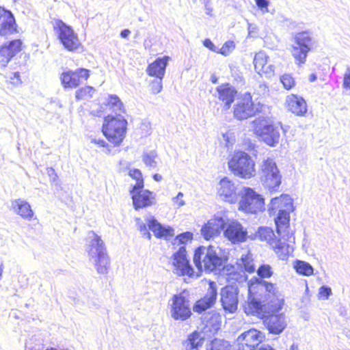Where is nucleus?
Instances as JSON below:
<instances>
[{
    "mask_svg": "<svg viewBox=\"0 0 350 350\" xmlns=\"http://www.w3.org/2000/svg\"><path fill=\"white\" fill-rule=\"evenodd\" d=\"M286 103L288 109L297 116H302L307 112L306 103L301 97L292 94L287 97Z\"/></svg>",
    "mask_w": 350,
    "mask_h": 350,
    "instance_id": "nucleus-29",
    "label": "nucleus"
},
{
    "mask_svg": "<svg viewBox=\"0 0 350 350\" xmlns=\"http://www.w3.org/2000/svg\"><path fill=\"white\" fill-rule=\"evenodd\" d=\"M226 226L221 217H215L208 221L201 228V234L206 240H210L220 234Z\"/></svg>",
    "mask_w": 350,
    "mask_h": 350,
    "instance_id": "nucleus-24",
    "label": "nucleus"
},
{
    "mask_svg": "<svg viewBox=\"0 0 350 350\" xmlns=\"http://www.w3.org/2000/svg\"><path fill=\"white\" fill-rule=\"evenodd\" d=\"M240 265L248 273H253L255 271V267L253 262L252 255L247 251L246 254H242L240 258Z\"/></svg>",
    "mask_w": 350,
    "mask_h": 350,
    "instance_id": "nucleus-41",
    "label": "nucleus"
},
{
    "mask_svg": "<svg viewBox=\"0 0 350 350\" xmlns=\"http://www.w3.org/2000/svg\"><path fill=\"white\" fill-rule=\"evenodd\" d=\"M107 105L116 112V116H107L103 124V133L107 140L114 146H119L123 141L127 126V121L120 115L123 111V104L116 95H109Z\"/></svg>",
    "mask_w": 350,
    "mask_h": 350,
    "instance_id": "nucleus-2",
    "label": "nucleus"
},
{
    "mask_svg": "<svg viewBox=\"0 0 350 350\" xmlns=\"http://www.w3.org/2000/svg\"><path fill=\"white\" fill-rule=\"evenodd\" d=\"M282 239H278L273 244L271 245L272 248L278 255L280 260H286L289 254L293 252V247L285 241H282Z\"/></svg>",
    "mask_w": 350,
    "mask_h": 350,
    "instance_id": "nucleus-32",
    "label": "nucleus"
},
{
    "mask_svg": "<svg viewBox=\"0 0 350 350\" xmlns=\"http://www.w3.org/2000/svg\"><path fill=\"white\" fill-rule=\"evenodd\" d=\"M153 179L155 181L159 182V181H161L162 180V176L159 174H154L153 175Z\"/></svg>",
    "mask_w": 350,
    "mask_h": 350,
    "instance_id": "nucleus-57",
    "label": "nucleus"
},
{
    "mask_svg": "<svg viewBox=\"0 0 350 350\" xmlns=\"http://www.w3.org/2000/svg\"><path fill=\"white\" fill-rule=\"evenodd\" d=\"M256 5L262 14L269 12V1L268 0H254Z\"/></svg>",
    "mask_w": 350,
    "mask_h": 350,
    "instance_id": "nucleus-48",
    "label": "nucleus"
},
{
    "mask_svg": "<svg viewBox=\"0 0 350 350\" xmlns=\"http://www.w3.org/2000/svg\"><path fill=\"white\" fill-rule=\"evenodd\" d=\"M168 60V56L158 57L154 62L148 66L146 72L152 77L163 78Z\"/></svg>",
    "mask_w": 350,
    "mask_h": 350,
    "instance_id": "nucleus-28",
    "label": "nucleus"
},
{
    "mask_svg": "<svg viewBox=\"0 0 350 350\" xmlns=\"http://www.w3.org/2000/svg\"><path fill=\"white\" fill-rule=\"evenodd\" d=\"M203 2H205V1H210L211 0H202Z\"/></svg>",
    "mask_w": 350,
    "mask_h": 350,
    "instance_id": "nucleus-64",
    "label": "nucleus"
},
{
    "mask_svg": "<svg viewBox=\"0 0 350 350\" xmlns=\"http://www.w3.org/2000/svg\"><path fill=\"white\" fill-rule=\"evenodd\" d=\"M295 44L293 46L292 55L299 66L305 64L308 52L312 46V40L308 31L298 33L295 38Z\"/></svg>",
    "mask_w": 350,
    "mask_h": 350,
    "instance_id": "nucleus-11",
    "label": "nucleus"
},
{
    "mask_svg": "<svg viewBox=\"0 0 350 350\" xmlns=\"http://www.w3.org/2000/svg\"><path fill=\"white\" fill-rule=\"evenodd\" d=\"M95 89L92 86H85L79 89L75 93L76 99L78 100L90 99L92 98Z\"/></svg>",
    "mask_w": 350,
    "mask_h": 350,
    "instance_id": "nucleus-43",
    "label": "nucleus"
},
{
    "mask_svg": "<svg viewBox=\"0 0 350 350\" xmlns=\"http://www.w3.org/2000/svg\"><path fill=\"white\" fill-rule=\"evenodd\" d=\"M256 237L262 241H266L271 246L278 239L273 230L269 227H260L258 232L254 234V237L251 236V239Z\"/></svg>",
    "mask_w": 350,
    "mask_h": 350,
    "instance_id": "nucleus-35",
    "label": "nucleus"
},
{
    "mask_svg": "<svg viewBox=\"0 0 350 350\" xmlns=\"http://www.w3.org/2000/svg\"><path fill=\"white\" fill-rule=\"evenodd\" d=\"M280 81L284 88L286 90H291L294 87L295 82L293 77L288 74H284L280 77Z\"/></svg>",
    "mask_w": 350,
    "mask_h": 350,
    "instance_id": "nucleus-45",
    "label": "nucleus"
},
{
    "mask_svg": "<svg viewBox=\"0 0 350 350\" xmlns=\"http://www.w3.org/2000/svg\"><path fill=\"white\" fill-rule=\"evenodd\" d=\"M14 212L24 219L30 221L33 216V211L30 204L25 200L18 198L11 202Z\"/></svg>",
    "mask_w": 350,
    "mask_h": 350,
    "instance_id": "nucleus-27",
    "label": "nucleus"
},
{
    "mask_svg": "<svg viewBox=\"0 0 350 350\" xmlns=\"http://www.w3.org/2000/svg\"><path fill=\"white\" fill-rule=\"evenodd\" d=\"M3 268H4L3 263L1 262V264L0 265V275H2L3 271Z\"/></svg>",
    "mask_w": 350,
    "mask_h": 350,
    "instance_id": "nucleus-61",
    "label": "nucleus"
},
{
    "mask_svg": "<svg viewBox=\"0 0 350 350\" xmlns=\"http://www.w3.org/2000/svg\"><path fill=\"white\" fill-rule=\"evenodd\" d=\"M201 319L202 323L204 324L205 327L210 332H216L220 328L221 317L215 311H211L203 314Z\"/></svg>",
    "mask_w": 350,
    "mask_h": 350,
    "instance_id": "nucleus-30",
    "label": "nucleus"
},
{
    "mask_svg": "<svg viewBox=\"0 0 350 350\" xmlns=\"http://www.w3.org/2000/svg\"><path fill=\"white\" fill-rule=\"evenodd\" d=\"M234 47V46L233 42H226L220 49V53L226 55L228 54V53H229L230 49H233Z\"/></svg>",
    "mask_w": 350,
    "mask_h": 350,
    "instance_id": "nucleus-50",
    "label": "nucleus"
},
{
    "mask_svg": "<svg viewBox=\"0 0 350 350\" xmlns=\"http://www.w3.org/2000/svg\"><path fill=\"white\" fill-rule=\"evenodd\" d=\"M211 81H212L213 83H217V81H218L217 78L215 76H214V75L211 76Z\"/></svg>",
    "mask_w": 350,
    "mask_h": 350,
    "instance_id": "nucleus-59",
    "label": "nucleus"
},
{
    "mask_svg": "<svg viewBox=\"0 0 350 350\" xmlns=\"http://www.w3.org/2000/svg\"><path fill=\"white\" fill-rule=\"evenodd\" d=\"M237 94V90L230 83H223L215 88V96L221 103L223 111L230 109Z\"/></svg>",
    "mask_w": 350,
    "mask_h": 350,
    "instance_id": "nucleus-19",
    "label": "nucleus"
},
{
    "mask_svg": "<svg viewBox=\"0 0 350 350\" xmlns=\"http://www.w3.org/2000/svg\"><path fill=\"white\" fill-rule=\"evenodd\" d=\"M206 350H231V346L225 340L215 338L211 341Z\"/></svg>",
    "mask_w": 350,
    "mask_h": 350,
    "instance_id": "nucleus-42",
    "label": "nucleus"
},
{
    "mask_svg": "<svg viewBox=\"0 0 350 350\" xmlns=\"http://www.w3.org/2000/svg\"><path fill=\"white\" fill-rule=\"evenodd\" d=\"M343 87L350 89V66H348L343 78Z\"/></svg>",
    "mask_w": 350,
    "mask_h": 350,
    "instance_id": "nucleus-49",
    "label": "nucleus"
},
{
    "mask_svg": "<svg viewBox=\"0 0 350 350\" xmlns=\"http://www.w3.org/2000/svg\"><path fill=\"white\" fill-rule=\"evenodd\" d=\"M278 168L275 162L272 159L267 158L262 161L260 165V169L259 172L260 178L267 179L268 182L269 179L267 177L269 174H272L273 172H278Z\"/></svg>",
    "mask_w": 350,
    "mask_h": 350,
    "instance_id": "nucleus-34",
    "label": "nucleus"
},
{
    "mask_svg": "<svg viewBox=\"0 0 350 350\" xmlns=\"http://www.w3.org/2000/svg\"><path fill=\"white\" fill-rule=\"evenodd\" d=\"M203 343V338L201 334L195 331L190 334L187 340L183 342V346L185 350H199V347H202Z\"/></svg>",
    "mask_w": 350,
    "mask_h": 350,
    "instance_id": "nucleus-33",
    "label": "nucleus"
},
{
    "mask_svg": "<svg viewBox=\"0 0 350 350\" xmlns=\"http://www.w3.org/2000/svg\"><path fill=\"white\" fill-rule=\"evenodd\" d=\"M47 174L50 177L51 181L55 182L58 178L55 170L53 167H47Z\"/></svg>",
    "mask_w": 350,
    "mask_h": 350,
    "instance_id": "nucleus-52",
    "label": "nucleus"
},
{
    "mask_svg": "<svg viewBox=\"0 0 350 350\" xmlns=\"http://www.w3.org/2000/svg\"><path fill=\"white\" fill-rule=\"evenodd\" d=\"M257 274L259 278H254L252 279V283L254 284V286L257 288V284L259 282V280L257 279H260V280H264L263 278H269L272 276L273 272L271 267L269 265L263 264L261 265L256 271Z\"/></svg>",
    "mask_w": 350,
    "mask_h": 350,
    "instance_id": "nucleus-38",
    "label": "nucleus"
},
{
    "mask_svg": "<svg viewBox=\"0 0 350 350\" xmlns=\"http://www.w3.org/2000/svg\"><path fill=\"white\" fill-rule=\"evenodd\" d=\"M242 188V187L237 185L235 183L230 180L228 178L224 177L219 183L217 193L226 202L235 203L239 200Z\"/></svg>",
    "mask_w": 350,
    "mask_h": 350,
    "instance_id": "nucleus-15",
    "label": "nucleus"
},
{
    "mask_svg": "<svg viewBox=\"0 0 350 350\" xmlns=\"http://www.w3.org/2000/svg\"><path fill=\"white\" fill-rule=\"evenodd\" d=\"M291 348H292V350H295V349H297V347H295V348L294 345H292Z\"/></svg>",
    "mask_w": 350,
    "mask_h": 350,
    "instance_id": "nucleus-62",
    "label": "nucleus"
},
{
    "mask_svg": "<svg viewBox=\"0 0 350 350\" xmlns=\"http://www.w3.org/2000/svg\"><path fill=\"white\" fill-rule=\"evenodd\" d=\"M289 212L280 208L277 217L275 218L276 232L281 239L286 241L289 234Z\"/></svg>",
    "mask_w": 350,
    "mask_h": 350,
    "instance_id": "nucleus-26",
    "label": "nucleus"
},
{
    "mask_svg": "<svg viewBox=\"0 0 350 350\" xmlns=\"http://www.w3.org/2000/svg\"><path fill=\"white\" fill-rule=\"evenodd\" d=\"M239 292L238 287L233 285H227L221 289L220 301L225 312L234 313L237 310Z\"/></svg>",
    "mask_w": 350,
    "mask_h": 350,
    "instance_id": "nucleus-14",
    "label": "nucleus"
},
{
    "mask_svg": "<svg viewBox=\"0 0 350 350\" xmlns=\"http://www.w3.org/2000/svg\"><path fill=\"white\" fill-rule=\"evenodd\" d=\"M88 239L90 241L87 251L90 261L94 265L99 274H107L110 266V260L103 241L94 231L88 233Z\"/></svg>",
    "mask_w": 350,
    "mask_h": 350,
    "instance_id": "nucleus-3",
    "label": "nucleus"
},
{
    "mask_svg": "<svg viewBox=\"0 0 350 350\" xmlns=\"http://www.w3.org/2000/svg\"><path fill=\"white\" fill-rule=\"evenodd\" d=\"M131 33V31L129 29H125L121 31L120 36L123 38H127Z\"/></svg>",
    "mask_w": 350,
    "mask_h": 350,
    "instance_id": "nucleus-56",
    "label": "nucleus"
},
{
    "mask_svg": "<svg viewBox=\"0 0 350 350\" xmlns=\"http://www.w3.org/2000/svg\"><path fill=\"white\" fill-rule=\"evenodd\" d=\"M291 348H292V350H295V349H297V347H295V348L294 345H292Z\"/></svg>",
    "mask_w": 350,
    "mask_h": 350,
    "instance_id": "nucleus-63",
    "label": "nucleus"
},
{
    "mask_svg": "<svg viewBox=\"0 0 350 350\" xmlns=\"http://www.w3.org/2000/svg\"><path fill=\"white\" fill-rule=\"evenodd\" d=\"M14 79H16L17 80H19L20 74L18 72H14Z\"/></svg>",
    "mask_w": 350,
    "mask_h": 350,
    "instance_id": "nucleus-60",
    "label": "nucleus"
},
{
    "mask_svg": "<svg viewBox=\"0 0 350 350\" xmlns=\"http://www.w3.org/2000/svg\"><path fill=\"white\" fill-rule=\"evenodd\" d=\"M204 46L208 49H210L212 51L217 52V47L215 46V45L213 43V42L208 39L206 38L203 42Z\"/></svg>",
    "mask_w": 350,
    "mask_h": 350,
    "instance_id": "nucleus-51",
    "label": "nucleus"
},
{
    "mask_svg": "<svg viewBox=\"0 0 350 350\" xmlns=\"http://www.w3.org/2000/svg\"><path fill=\"white\" fill-rule=\"evenodd\" d=\"M163 78H157L153 79L150 83V90L154 94L159 93L163 88L162 85Z\"/></svg>",
    "mask_w": 350,
    "mask_h": 350,
    "instance_id": "nucleus-46",
    "label": "nucleus"
},
{
    "mask_svg": "<svg viewBox=\"0 0 350 350\" xmlns=\"http://www.w3.org/2000/svg\"><path fill=\"white\" fill-rule=\"evenodd\" d=\"M16 25L13 14L0 7V36L13 33L16 31Z\"/></svg>",
    "mask_w": 350,
    "mask_h": 350,
    "instance_id": "nucleus-25",
    "label": "nucleus"
},
{
    "mask_svg": "<svg viewBox=\"0 0 350 350\" xmlns=\"http://www.w3.org/2000/svg\"><path fill=\"white\" fill-rule=\"evenodd\" d=\"M279 312L263 314L264 324L271 334H280L287 325L285 314Z\"/></svg>",
    "mask_w": 350,
    "mask_h": 350,
    "instance_id": "nucleus-17",
    "label": "nucleus"
},
{
    "mask_svg": "<svg viewBox=\"0 0 350 350\" xmlns=\"http://www.w3.org/2000/svg\"><path fill=\"white\" fill-rule=\"evenodd\" d=\"M129 175L135 180V184L132 185L131 186L130 190H138L141 189H144V178L142 176V174L141 171L138 169H132L130 170L129 172Z\"/></svg>",
    "mask_w": 350,
    "mask_h": 350,
    "instance_id": "nucleus-40",
    "label": "nucleus"
},
{
    "mask_svg": "<svg viewBox=\"0 0 350 350\" xmlns=\"http://www.w3.org/2000/svg\"><path fill=\"white\" fill-rule=\"evenodd\" d=\"M293 267L297 273L302 275L310 276L314 273L313 267L310 263L304 260H296Z\"/></svg>",
    "mask_w": 350,
    "mask_h": 350,
    "instance_id": "nucleus-37",
    "label": "nucleus"
},
{
    "mask_svg": "<svg viewBox=\"0 0 350 350\" xmlns=\"http://www.w3.org/2000/svg\"><path fill=\"white\" fill-rule=\"evenodd\" d=\"M193 262L199 270L204 268L206 271L211 272L220 268L222 260L213 246H200L194 252Z\"/></svg>",
    "mask_w": 350,
    "mask_h": 350,
    "instance_id": "nucleus-6",
    "label": "nucleus"
},
{
    "mask_svg": "<svg viewBox=\"0 0 350 350\" xmlns=\"http://www.w3.org/2000/svg\"><path fill=\"white\" fill-rule=\"evenodd\" d=\"M203 3L204 4L206 14L207 15H211L212 8L210 5V1H205L203 2Z\"/></svg>",
    "mask_w": 350,
    "mask_h": 350,
    "instance_id": "nucleus-55",
    "label": "nucleus"
},
{
    "mask_svg": "<svg viewBox=\"0 0 350 350\" xmlns=\"http://www.w3.org/2000/svg\"><path fill=\"white\" fill-rule=\"evenodd\" d=\"M228 165L230 170L241 178L247 179L256 175L255 162L245 152H235Z\"/></svg>",
    "mask_w": 350,
    "mask_h": 350,
    "instance_id": "nucleus-7",
    "label": "nucleus"
},
{
    "mask_svg": "<svg viewBox=\"0 0 350 350\" xmlns=\"http://www.w3.org/2000/svg\"><path fill=\"white\" fill-rule=\"evenodd\" d=\"M332 294V288L329 286L323 285L321 287H320L319 291V297H322L323 298V299H328Z\"/></svg>",
    "mask_w": 350,
    "mask_h": 350,
    "instance_id": "nucleus-47",
    "label": "nucleus"
},
{
    "mask_svg": "<svg viewBox=\"0 0 350 350\" xmlns=\"http://www.w3.org/2000/svg\"><path fill=\"white\" fill-rule=\"evenodd\" d=\"M225 237L232 243H243L248 236L247 230L238 221L229 223L224 231Z\"/></svg>",
    "mask_w": 350,
    "mask_h": 350,
    "instance_id": "nucleus-23",
    "label": "nucleus"
},
{
    "mask_svg": "<svg viewBox=\"0 0 350 350\" xmlns=\"http://www.w3.org/2000/svg\"><path fill=\"white\" fill-rule=\"evenodd\" d=\"M267 56L264 52L256 53L254 58V65L256 72L261 75L262 73L269 74L273 72L272 66H267Z\"/></svg>",
    "mask_w": 350,
    "mask_h": 350,
    "instance_id": "nucleus-31",
    "label": "nucleus"
},
{
    "mask_svg": "<svg viewBox=\"0 0 350 350\" xmlns=\"http://www.w3.org/2000/svg\"><path fill=\"white\" fill-rule=\"evenodd\" d=\"M256 113L252 96L250 93H245L237 100L234 106V116L239 120H245Z\"/></svg>",
    "mask_w": 350,
    "mask_h": 350,
    "instance_id": "nucleus-18",
    "label": "nucleus"
},
{
    "mask_svg": "<svg viewBox=\"0 0 350 350\" xmlns=\"http://www.w3.org/2000/svg\"><path fill=\"white\" fill-rule=\"evenodd\" d=\"M291 198L288 195H281L280 197H275L271 199L269 205V212L270 215L275 214L277 208H282V203L284 202L285 204L289 203Z\"/></svg>",
    "mask_w": 350,
    "mask_h": 350,
    "instance_id": "nucleus-39",
    "label": "nucleus"
},
{
    "mask_svg": "<svg viewBox=\"0 0 350 350\" xmlns=\"http://www.w3.org/2000/svg\"><path fill=\"white\" fill-rule=\"evenodd\" d=\"M147 224L148 229L146 227V224L139 221L137 222V228L143 237H146L149 240L151 239V234L148 230H152L154 236L158 238L172 237L174 235L173 228L161 225L154 217L147 219Z\"/></svg>",
    "mask_w": 350,
    "mask_h": 350,
    "instance_id": "nucleus-12",
    "label": "nucleus"
},
{
    "mask_svg": "<svg viewBox=\"0 0 350 350\" xmlns=\"http://www.w3.org/2000/svg\"><path fill=\"white\" fill-rule=\"evenodd\" d=\"M136 211L155 204V194L148 189L129 190Z\"/></svg>",
    "mask_w": 350,
    "mask_h": 350,
    "instance_id": "nucleus-20",
    "label": "nucleus"
},
{
    "mask_svg": "<svg viewBox=\"0 0 350 350\" xmlns=\"http://www.w3.org/2000/svg\"><path fill=\"white\" fill-rule=\"evenodd\" d=\"M22 44L21 40H14L0 46V65L2 67H5L12 58L21 51Z\"/></svg>",
    "mask_w": 350,
    "mask_h": 350,
    "instance_id": "nucleus-22",
    "label": "nucleus"
},
{
    "mask_svg": "<svg viewBox=\"0 0 350 350\" xmlns=\"http://www.w3.org/2000/svg\"><path fill=\"white\" fill-rule=\"evenodd\" d=\"M90 77V70L86 68H78L75 71L64 72L60 77L61 82L66 88H75L87 81Z\"/></svg>",
    "mask_w": 350,
    "mask_h": 350,
    "instance_id": "nucleus-16",
    "label": "nucleus"
},
{
    "mask_svg": "<svg viewBox=\"0 0 350 350\" xmlns=\"http://www.w3.org/2000/svg\"><path fill=\"white\" fill-rule=\"evenodd\" d=\"M90 142L98 145L99 147H107V142L103 139H96L95 137H90Z\"/></svg>",
    "mask_w": 350,
    "mask_h": 350,
    "instance_id": "nucleus-53",
    "label": "nucleus"
},
{
    "mask_svg": "<svg viewBox=\"0 0 350 350\" xmlns=\"http://www.w3.org/2000/svg\"><path fill=\"white\" fill-rule=\"evenodd\" d=\"M183 193L179 192L176 197L173 198L174 203L178 204V206H182L185 204V201L183 200Z\"/></svg>",
    "mask_w": 350,
    "mask_h": 350,
    "instance_id": "nucleus-54",
    "label": "nucleus"
},
{
    "mask_svg": "<svg viewBox=\"0 0 350 350\" xmlns=\"http://www.w3.org/2000/svg\"><path fill=\"white\" fill-rule=\"evenodd\" d=\"M254 133L267 145L275 147L280 139L281 128L270 118L260 116L253 122Z\"/></svg>",
    "mask_w": 350,
    "mask_h": 350,
    "instance_id": "nucleus-5",
    "label": "nucleus"
},
{
    "mask_svg": "<svg viewBox=\"0 0 350 350\" xmlns=\"http://www.w3.org/2000/svg\"><path fill=\"white\" fill-rule=\"evenodd\" d=\"M240 197V210L250 213H256L265 210L264 199L253 189L243 187Z\"/></svg>",
    "mask_w": 350,
    "mask_h": 350,
    "instance_id": "nucleus-8",
    "label": "nucleus"
},
{
    "mask_svg": "<svg viewBox=\"0 0 350 350\" xmlns=\"http://www.w3.org/2000/svg\"><path fill=\"white\" fill-rule=\"evenodd\" d=\"M317 75H316V74H314V73H312V74H310V76H309V81H310V82H314V81H315L317 80Z\"/></svg>",
    "mask_w": 350,
    "mask_h": 350,
    "instance_id": "nucleus-58",
    "label": "nucleus"
},
{
    "mask_svg": "<svg viewBox=\"0 0 350 350\" xmlns=\"http://www.w3.org/2000/svg\"><path fill=\"white\" fill-rule=\"evenodd\" d=\"M53 28L55 34L65 49L72 51L79 48V40L71 26L61 20H56L53 24Z\"/></svg>",
    "mask_w": 350,
    "mask_h": 350,
    "instance_id": "nucleus-9",
    "label": "nucleus"
},
{
    "mask_svg": "<svg viewBox=\"0 0 350 350\" xmlns=\"http://www.w3.org/2000/svg\"><path fill=\"white\" fill-rule=\"evenodd\" d=\"M264 338V334L256 329L245 331L237 338L236 350H254Z\"/></svg>",
    "mask_w": 350,
    "mask_h": 350,
    "instance_id": "nucleus-13",
    "label": "nucleus"
},
{
    "mask_svg": "<svg viewBox=\"0 0 350 350\" xmlns=\"http://www.w3.org/2000/svg\"><path fill=\"white\" fill-rule=\"evenodd\" d=\"M170 308L171 317L176 321H185L191 316L189 293L183 291L172 297Z\"/></svg>",
    "mask_w": 350,
    "mask_h": 350,
    "instance_id": "nucleus-10",
    "label": "nucleus"
},
{
    "mask_svg": "<svg viewBox=\"0 0 350 350\" xmlns=\"http://www.w3.org/2000/svg\"><path fill=\"white\" fill-rule=\"evenodd\" d=\"M267 178L269 179L268 182L267 181V179L264 178H260V181L262 182L264 187L270 191L276 190L281 184L282 176L279 170L278 172H273L272 174H269Z\"/></svg>",
    "mask_w": 350,
    "mask_h": 350,
    "instance_id": "nucleus-36",
    "label": "nucleus"
},
{
    "mask_svg": "<svg viewBox=\"0 0 350 350\" xmlns=\"http://www.w3.org/2000/svg\"><path fill=\"white\" fill-rule=\"evenodd\" d=\"M192 239L193 234L190 232H185L177 235L173 241L174 245H183L172 256V265L174 267L175 273L178 275L191 277L194 273L193 268L187 259L185 246Z\"/></svg>",
    "mask_w": 350,
    "mask_h": 350,
    "instance_id": "nucleus-4",
    "label": "nucleus"
},
{
    "mask_svg": "<svg viewBox=\"0 0 350 350\" xmlns=\"http://www.w3.org/2000/svg\"><path fill=\"white\" fill-rule=\"evenodd\" d=\"M157 157V153L154 151L146 152L144 153L142 156V161H144L146 166L152 168H155L157 165V163L155 161Z\"/></svg>",
    "mask_w": 350,
    "mask_h": 350,
    "instance_id": "nucleus-44",
    "label": "nucleus"
},
{
    "mask_svg": "<svg viewBox=\"0 0 350 350\" xmlns=\"http://www.w3.org/2000/svg\"><path fill=\"white\" fill-rule=\"evenodd\" d=\"M259 280L257 288L252 280L249 283V296L244 311L247 314L262 315L282 310L284 299L277 295L275 284L265 280Z\"/></svg>",
    "mask_w": 350,
    "mask_h": 350,
    "instance_id": "nucleus-1",
    "label": "nucleus"
},
{
    "mask_svg": "<svg viewBox=\"0 0 350 350\" xmlns=\"http://www.w3.org/2000/svg\"><path fill=\"white\" fill-rule=\"evenodd\" d=\"M217 297V284L214 282H209V287L206 295L193 305V310L198 313H202L211 308L215 303Z\"/></svg>",
    "mask_w": 350,
    "mask_h": 350,
    "instance_id": "nucleus-21",
    "label": "nucleus"
}]
</instances>
